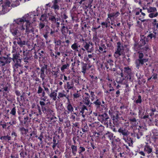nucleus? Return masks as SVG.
I'll return each instance as SVG.
<instances>
[{
  "mask_svg": "<svg viewBox=\"0 0 158 158\" xmlns=\"http://www.w3.org/2000/svg\"><path fill=\"white\" fill-rule=\"evenodd\" d=\"M60 31L64 36V38L66 39L67 33H68L69 28L67 26H62L60 28Z\"/></svg>",
  "mask_w": 158,
  "mask_h": 158,
  "instance_id": "cd10ccee",
  "label": "nucleus"
},
{
  "mask_svg": "<svg viewBox=\"0 0 158 158\" xmlns=\"http://www.w3.org/2000/svg\"><path fill=\"white\" fill-rule=\"evenodd\" d=\"M113 120V123L114 125H117L119 123V115L118 113H114V114L112 117Z\"/></svg>",
  "mask_w": 158,
  "mask_h": 158,
  "instance_id": "473e14b6",
  "label": "nucleus"
},
{
  "mask_svg": "<svg viewBox=\"0 0 158 158\" xmlns=\"http://www.w3.org/2000/svg\"><path fill=\"white\" fill-rule=\"evenodd\" d=\"M149 50L150 48L149 46L148 45H146L145 47L142 48L140 52L146 54L147 53Z\"/></svg>",
  "mask_w": 158,
  "mask_h": 158,
  "instance_id": "603ef678",
  "label": "nucleus"
},
{
  "mask_svg": "<svg viewBox=\"0 0 158 158\" xmlns=\"http://www.w3.org/2000/svg\"><path fill=\"white\" fill-rule=\"evenodd\" d=\"M0 139L2 143H10L11 139V137L7 134L4 133L3 135H0Z\"/></svg>",
  "mask_w": 158,
  "mask_h": 158,
  "instance_id": "dca6fc26",
  "label": "nucleus"
},
{
  "mask_svg": "<svg viewBox=\"0 0 158 158\" xmlns=\"http://www.w3.org/2000/svg\"><path fill=\"white\" fill-rule=\"evenodd\" d=\"M120 15V13L118 12H114L113 13L109 14L108 15V18L110 19L111 21L112 20V18L114 17H117Z\"/></svg>",
  "mask_w": 158,
  "mask_h": 158,
  "instance_id": "a19ab883",
  "label": "nucleus"
},
{
  "mask_svg": "<svg viewBox=\"0 0 158 158\" xmlns=\"http://www.w3.org/2000/svg\"><path fill=\"white\" fill-rule=\"evenodd\" d=\"M98 51L99 53L101 54H104L106 52V47L105 44L102 42L98 45Z\"/></svg>",
  "mask_w": 158,
  "mask_h": 158,
  "instance_id": "5701e85b",
  "label": "nucleus"
},
{
  "mask_svg": "<svg viewBox=\"0 0 158 158\" xmlns=\"http://www.w3.org/2000/svg\"><path fill=\"white\" fill-rule=\"evenodd\" d=\"M81 72L85 75L89 71V69L91 68V66L88 64H87L81 62Z\"/></svg>",
  "mask_w": 158,
  "mask_h": 158,
  "instance_id": "a211bd4d",
  "label": "nucleus"
},
{
  "mask_svg": "<svg viewBox=\"0 0 158 158\" xmlns=\"http://www.w3.org/2000/svg\"><path fill=\"white\" fill-rule=\"evenodd\" d=\"M158 13L157 12L150 13L148 15V16L150 18L156 17L157 16Z\"/></svg>",
  "mask_w": 158,
  "mask_h": 158,
  "instance_id": "e2e57ef3",
  "label": "nucleus"
},
{
  "mask_svg": "<svg viewBox=\"0 0 158 158\" xmlns=\"http://www.w3.org/2000/svg\"><path fill=\"white\" fill-rule=\"evenodd\" d=\"M45 113L50 115V119L51 120H52L56 118V117L55 116V113L54 112L53 110L49 108H47V111Z\"/></svg>",
  "mask_w": 158,
  "mask_h": 158,
  "instance_id": "7c9ffc66",
  "label": "nucleus"
},
{
  "mask_svg": "<svg viewBox=\"0 0 158 158\" xmlns=\"http://www.w3.org/2000/svg\"><path fill=\"white\" fill-rule=\"evenodd\" d=\"M80 47V45H79V44L77 42H74L73 44L71 46V48L72 49L74 50L76 52H79V51L78 49L79 47Z\"/></svg>",
  "mask_w": 158,
  "mask_h": 158,
  "instance_id": "49530a36",
  "label": "nucleus"
},
{
  "mask_svg": "<svg viewBox=\"0 0 158 158\" xmlns=\"http://www.w3.org/2000/svg\"><path fill=\"white\" fill-rule=\"evenodd\" d=\"M89 128L88 124L87 123H84L82 126V131L84 132H86L89 131Z\"/></svg>",
  "mask_w": 158,
  "mask_h": 158,
  "instance_id": "4d7b16f0",
  "label": "nucleus"
},
{
  "mask_svg": "<svg viewBox=\"0 0 158 158\" xmlns=\"http://www.w3.org/2000/svg\"><path fill=\"white\" fill-rule=\"evenodd\" d=\"M23 59L24 61L27 64L28 63V60L29 59L30 57L29 53L27 52H23Z\"/></svg>",
  "mask_w": 158,
  "mask_h": 158,
  "instance_id": "37998d69",
  "label": "nucleus"
},
{
  "mask_svg": "<svg viewBox=\"0 0 158 158\" xmlns=\"http://www.w3.org/2000/svg\"><path fill=\"white\" fill-rule=\"evenodd\" d=\"M144 151L145 153L148 154H152L153 153L152 147L149 145L147 143H146V145L144 146Z\"/></svg>",
  "mask_w": 158,
  "mask_h": 158,
  "instance_id": "bb28decb",
  "label": "nucleus"
},
{
  "mask_svg": "<svg viewBox=\"0 0 158 158\" xmlns=\"http://www.w3.org/2000/svg\"><path fill=\"white\" fill-rule=\"evenodd\" d=\"M140 13H141L142 16H140L139 17V19L142 22H144L146 21V19H144V16L146 15L145 13L142 11V9L139 8Z\"/></svg>",
  "mask_w": 158,
  "mask_h": 158,
  "instance_id": "864d4df0",
  "label": "nucleus"
},
{
  "mask_svg": "<svg viewBox=\"0 0 158 158\" xmlns=\"http://www.w3.org/2000/svg\"><path fill=\"white\" fill-rule=\"evenodd\" d=\"M89 92L90 93V96L91 98V100L92 101H93L95 99V95L94 94V92L92 91H90V90L89 91Z\"/></svg>",
  "mask_w": 158,
  "mask_h": 158,
  "instance_id": "69168bd1",
  "label": "nucleus"
},
{
  "mask_svg": "<svg viewBox=\"0 0 158 158\" xmlns=\"http://www.w3.org/2000/svg\"><path fill=\"white\" fill-rule=\"evenodd\" d=\"M6 58H8L10 63L12 60V66L14 72H17L19 74L23 73L22 70H21L22 59L20 57V54L19 53L16 52L13 53L12 58L9 57L8 56Z\"/></svg>",
  "mask_w": 158,
  "mask_h": 158,
  "instance_id": "7ed1b4c3",
  "label": "nucleus"
},
{
  "mask_svg": "<svg viewBox=\"0 0 158 158\" xmlns=\"http://www.w3.org/2000/svg\"><path fill=\"white\" fill-rule=\"evenodd\" d=\"M19 155L22 158H24L27 155V153L26 152H25L23 148L21 150V152H20Z\"/></svg>",
  "mask_w": 158,
  "mask_h": 158,
  "instance_id": "052dcab7",
  "label": "nucleus"
},
{
  "mask_svg": "<svg viewBox=\"0 0 158 158\" xmlns=\"http://www.w3.org/2000/svg\"><path fill=\"white\" fill-rule=\"evenodd\" d=\"M117 48L114 54V56L116 59L119 58L120 56L124 54V47L123 44L120 42L117 43Z\"/></svg>",
  "mask_w": 158,
  "mask_h": 158,
  "instance_id": "6e6552de",
  "label": "nucleus"
},
{
  "mask_svg": "<svg viewBox=\"0 0 158 158\" xmlns=\"http://www.w3.org/2000/svg\"><path fill=\"white\" fill-rule=\"evenodd\" d=\"M142 46L137 41H135L132 49L134 51L137 53L138 58L135 60V67L138 69L142 66L145 63L148 61V59L144 58L143 54L141 52V50Z\"/></svg>",
  "mask_w": 158,
  "mask_h": 158,
  "instance_id": "f03ea898",
  "label": "nucleus"
},
{
  "mask_svg": "<svg viewBox=\"0 0 158 158\" xmlns=\"http://www.w3.org/2000/svg\"><path fill=\"white\" fill-rule=\"evenodd\" d=\"M140 129H141V127L140 126H139V127L136 128V129H133V132L131 133V135L128 136V135H127L126 137H124L126 139H123L126 142L128 143L129 146H131L133 145V138L132 137H136L137 138L139 139L142 136L143 134L142 131Z\"/></svg>",
  "mask_w": 158,
  "mask_h": 158,
  "instance_id": "20e7f679",
  "label": "nucleus"
},
{
  "mask_svg": "<svg viewBox=\"0 0 158 158\" xmlns=\"http://www.w3.org/2000/svg\"><path fill=\"white\" fill-rule=\"evenodd\" d=\"M59 140L57 139V137H53V144L52 146V148L54 149L55 147L57 146L59 143Z\"/></svg>",
  "mask_w": 158,
  "mask_h": 158,
  "instance_id": "8fccbe9b",
  "label": "nucleus"
},
{
  "mask_svg": "<svg viewBox=\"0 0 158 158\" xmlns=\"http://www.w3.org/2000/svg\"><path fill=\"white\" fill-rule=\"evenodd\" d=\"M152 133L153 135V136L155 141L156 139H158V130H154L152 131Z\"/></svg>",
  "mask_w": 158,
  "mask_h": 158,
  "instance_id": "680f3d73",
  "label": "nucleus"
},
{
  "mask_svg": "<svg viewBox=\"0 0 158 158\" xmlns=\"http://www.w3.org/2000/svg\"><path fill=\"white\" fill-rule=\"evenodd\" d=\"M24 110L25 109L22 106H18L17 113L19 115H20L21 114H22L23 115H24L25 113H23L24 112Z\"/></svg>",
  "mask_w": 158,
  "mask_h": 158,
  "instance_id": "5fc2aeb1",
  "label": "nucleus"
},
{
  "mask_svg": "<svg viewBox=\"0 0 158 158\" xmlns=\"http://www.w3.org/2000/svg\"><path fill=\"white\" fill-rule=\"evenodd\" d=\"M48 19L52 23H55L56 21H58V20L57 18V19L56 18V15L52 12H48Z\"/></svg>",
  "mask_w": 158,
  "mask_h": 158,
  "instance_id": "4be33fe9",
  "label": "nucleus"
},
{
  "mask_svg": "<svg viewBox=\"0 0 158 158\" xmlns=\"http://www.w3.org/2000/svg\"><path fill=\"white\" fill-rule=\"evenodd\" d=\"M149 41L146 38V36L144 35L140 36V39L139 42V44L140 46L142 47L144 46L146 43H147Z\"/></svg>",
  "mask_w": 158,
  "mask_h": 158,
  "instance_id": "c85d7f7f",
  "label": "nucleus"
},
{
  "mask_svg": "<svg viewBox=\"0 0 158 158\" xmlns=\"http://www.w3.org/2000/svg\"><path fill=\"white\" fill-rule=\"evenodd\" d=\"M19 131L20 133L23 135H24L27 134L28 132V129L25 128L24 127H21L19 128Z\"/></svg>",
  "mask_w": 158,
  "mask_h": 158,
  "instance_id": "3c124183",
  "label": "nucleus"
},
{
  "mask_svg": "<svg viewBox=\"0 0 158 158\" xmlns=\"http://www.w3.org/2000/svg\"><path fill=\"white\" fill-rule=\"evenodd\" d=\"M57 90L56 89L53 91H52L51 93H50L48 95L49 97L50 98L52 99V100L55 101L57 99Z\"/></svg>",
  "mask_w": 158,
  "mask_h": 158,
  "instance_id": "f704fd0d",
  "label": "nucleus"
},
{
  "mask_svg": "<svg viewBox=\"0 0 158 158\" xmlns=\"http://www.w3.org/2000/svg\"><path fill=\"white\" fill-rule=\"evenodd\" d=\"M143 10H147L148 12L149 13L157 12L156 8L155 7H149V8L143 7Z\"/></svg>",
  "mask_w": 158,
  "mask_h": 158,
  "instance_id": "de8ad7c7",
  "label": "nucleus"
},
{
  "mask_svg": "<svg viewBox=\"0 0 158 158\" xmlns=\"http://www.w3.org/2000/svg\"><path fill=\"white\" fill-rule=\"evenodd\" d=\"M0 92L3 93V96L8 101H10V99L9 98L10 94L9 92L10 89L7 86L5 85L4 84L2 83L0 84Z\"/></svg>",
  "mask_w": 158,
  "mask_h": 158,
  "instance_id": "9d476101",
  "label": "nucleus"
},
{
  "mask_svg": "<svg viewBox=\"0 0 158 158\" xmlns=\"http://www.w3.org/2000/svg\"><path fill=\"white\" fill-rule=\"evenodd\" d=\"M48 11L45 10L44 14H42L40 16V20L43 22H47L48 18Z\"/></svg>",
  "mask_w": 158,
  "mask_h": 158,
  "instance_id": "2f4dec72",
  "label": "nucleus"
},
{
  "mask_svg": "<svg viewBox=\"0 0 158 158\" xmlns=\"http://www.w3.org/2000/svg\"><path fill=\"white\" fill-rule=\"evenodd\" d=\"M40 11L36 9V12L34 11L29 13L25 15L22 18L17 19L16 21L17 22L20 23L21 24L23 25L24 22H26V33L28 34L34 32V29L31 26V23L36 21L37 18H40Z\"/></svg>",
  "mask_w": 158,
  "mask_h": 158,
  "instance_id": "f257e3e1",
  "label": "nucleus"
},
{
  "mask_svg": "<svg viewBox=\"0 0 158 158\" xmlns=\"http://www.w3.org/2000/svg\"><path fill=\"white\" fill-rule=\"evenodd\" d=\"M89 47H90V45L87 43H86L85 44L84 46V48L88 52H92V51L91 50H89Z\"/></svg>",
  "mask_w": 158,
  "mask_h": 158,
  "instance_id": "338daca9",
  "label": "nucleus"
},
{
  "mask_svg": "<svg viewBox=\"0 0 158 158\" xmlns=\"http://www.w3.org/2000/svg\"><path fill=\"white\" fill-rule=\"evenodd\" d=\"M15 39L17 40V43L21 47H22L23 45H25L26 44L25 41L22 40L19 37H16L15 38Z\"/></svg>",
  "mask_w": 158,
  "mask_h": 158,
  "instance_id": "a18cd8bd",
  "label": "nucleus"
},
{
  "mask_svg": "<svg viewBox=\"0 0 158 158\" xmlns=\"http://www.w3.org/2000/svg\"><path fill=\"white\" fill-rule=\"evenodd\" d=\"M98 123H99V122H98V123H96L94 122L92 123L90 122L89 123H88V124L90 130L91 131H94L95 130H96Z\"/></svg>",
  "mask_w": 158,
  "mask_h": 158,
  "instance_id": "72a5a7b5",
  "label": "nucleus"
},
{
  "mask_svg": "<svg viewBox=\"0 0 158 158\" xmlns=\"http://www.w3.org/2000/svg\"><path fill=\"white\" fill-rule=\"evenodd\" d=\"M121 72L120 75L123 79H126L127 81H131L132 73L131 68L129 66L125 67L123 69H122V70H121Z\"/></svg>",
  "mask_w": 158,
  "mask_h": 158,
  "instance_id": "0eeeda50",
  "label": "nucleus"
},
{
  "mask_svg": "<svg viewBox=\"0 0 158 158\" xmlns=\"http://www.w3.org/2000/svg\"><path fill=\"white\" fill-rule=\"evenodd\" d=\"M70 66L69 64L68 63H66V64L63 65L60 68V70L62 72L64 71V70L65 69H67V68H68Z\"/></svg>",
  "mask_w": 158,
  "mask_h": 158,
  "instance_id": "0e129e2a",
  "label": "nucleus"
},
{
  "mask_svg": "<svg viewBox=\"0 0 158 158\" xmlns=\"http://www.w3.org/2000/svg\"><path fill=\"white\" fill-rule=\"evenodd\" d=\"M60 17L62 20H64L68 18L67 13L66 10H64L63 12L61 13Z\"/></svg>",
  "mask_w": 158,
  "mask_h": 158,
  "instance_id": "13d9d810",
  "label": "nucleus"
},
{
  "mask_svg": "<svg viewBox=\"0 0 158 158\" xmlns=\"http://www.w3.org/2000/svg\"><path fill=\"white\" fill-rule=\"evenodd\" d=\"M113 135L112 133L108 131L104 134L103 137L106 139H107L112 140L113 139Z\"/></svg>",
  "mask_w": 158,
  "mask_h": 158,
  "instance_id": "4c0bfd02",
  "label": "nucleus"
},
{
  "mask_svg": "<svg viewBox=\"0 0 158 158\" xmlns=\"http://www.w3.org/2000/svg\"><path fill=\"white\" fill-rule=\"evenodd\" d=\"M85 151V148L83 146L80 145L78 148L77 153L81 156V158H84V155L82 153Z\"/></svg>",
  "mask_w": 158,
  "mask_h": 158,
  "instance_id": "e433bc0d",
  "label": "nucleus"
},
{
  "mask_svg": "<svg viewBox=\"0 0 158 158\" xmlns=\"http://www.w3.org/2000/svg\"><path fill=\"white\" fill-rule=\"evenodd\" d=\"M129 121L131 125V127L132 128L134 127V128L138 126L137 124V121L136 117H129Z\"/></svg>",
  "mask_w": 158,
  "mask_h": 158,
  "instance_id": "b1692460",
  "label": "nucleus"
},
{
  "mask_svg": "<svg viewBox=\"0 0 158 158\" xmlns=\"http://www.w3.org/2000/svg\"><path fill=\"white\" fill-rule=\"evenodd\" d=\"M29 119L30 121H31V119H33L35 116H38L39 114L38 112L34 110H31L29 112L27 111V113L26 114Z\"/></svg>",
  "mask_w": 158,
  "mask_h": 158,
  "instance_id": "aec40b11",
  "label": "nucleus"
},
{
  "mask_svg": "<svg viewBox=\"0 0 158 158\" xmlns=\"http://www.w3.org/2000/svg\"><path fill=\"white\" fill-rule=\"evenodd\" d=\"M81 90L80 89L79 90H77L76 92H74L73 94V98L74 99H77L79 98H80L81 95L80 93Z\"/></svg>",
  "mask_w": 158,
  "mask_h": 158,
  "instance_id": "c03bdc74",
  "label": "nucleus"
},
{
  "mask_svg": "<svg viewBox=\"0 0 158 158\" xmlns=\"http://www.w3.org/2000/svg\"><path fill=\"white\" fill-rule=\"evenodd\" d=\"M102 27L103 28H107L110 26V25H108L107 22H102L101 23Z\"/></svg>",
  "mask_w": 158,
  "mask_h": 158,
  "instance_id": "774afa93",
  "label": "nucleus"
},
{
  "mask_svg": "<svg viewBox=\"0 0 158 158\" xmlns=\"http://www.w3.org/2000/svg\"><path fill=\"white\" fill-rule=\"evenodd\" d=\"M10 63V61L6 57L2 55L0 57V67L2 68L6 65L9 64Z\"/></svg>",
  "mask_w": 158,
  "mask_h": 158,
  "instance_id": "6ab92c4d",
  "label": "nucleus"
},
{
  "mask_svg": "<svg viewBox=\"0 0 158 158\" xmlns=\"http://www.w3.org/2000/svg\"><path fill=\"white\" fill-rule=\"evenodd\" d=\"M23 115L24 116L23 118L21 116H19L18 117V119L19 121L21 124L22 125H25L27 123L30 122V121L29 120L28 116H27V114L26 115H25V114Z\"/></svg>",
  "mask_w": 158,
  "mask_h": 158,
  "instance_id": "412c9836",
  "label": "nucleus"
},
{
  "mask_svg": "<svg viewBox=\"0 0 158 158\" xmlns=\"http://www.w3.org/2000/svg\"><path fill=\"white\" fill-rule=\"evenodd\" d=\"M118 132L120 135H123V139H125L124 137L129 135V132L128 130L124 127H120L118 130Z\"/></svg>",
  "mask_w": 158,
  "mask_h": 158,
  "instance_id": "f3484780",
  "label": "nucleus"
},
{
  "mask_svg": "<svg viewBox=\"0 0 158 158\" xmlns=\"http://www.w3.org/2000/svg\"><path fill=\"white\" fill-rule=\"evenodd\" d=\"M93 136L94 138L95 139L96 141H99L101 139V133L100 132H94L93 133Z\"/></svg>",
  "mask_w": 158,
  "mask_h": 158,
  "instance_id": "09e8293b",
  "label": "nucleus"
},
{
  "mask_svg": "<svg viewBox=\"0 0 158 158\" xmlns=\"http://www.w3.org/2000/svg\"><path fill=\"white\" fill-rule=\"evenodd\" d=\"M88 110L86 106L83 104V103L81 102L80 103L79 112H78L79 115L78 116L81 117L83 118L82 120H85V118L86 115H87L86 113Z\"/></svg>",
  "mask_w": 158,
  "mask_h": 158,
  "instance_id": "9b49d317",
  "label": "nucleus"
},
{
  "mask_svg": "<svg viewBox=\"0 0 158 158\" xmlns=\"http://www.w3.org/2000/svg\"><path fill=\"white\" fill-rule=\"evenodd\" d=\"M52 3H53V5L51 7V8L54 9L56 11L59 10L60 7L58 4V0L53 1Z\"/></svg>",
  "mask_w": 158,
  "mask_h": 158,
  "instance_id": "58836bf2",
  "label": "nucleus"
},
{
  "mask_svg": "<svg viewBox=\"0 0 158 158\" xmlns=\"http://www.w3.org/2000/svg\"><path fill=\"white\" fill-rule=\"evenodd\" d=\"M64 37H61V40H62ZM71 41L68 39H66L65 41L60 40H56L55 42V45L54 49H58L59 46H60L59 50L61 53L63 52V48H68L69 47Z\"/></svg>",
  "mask_w": 158,
  "mask_h": 158,
  "instance_id": "423d86ee",
  "label": "nucleus"
},
{
  "mask_svg": "<svg viewBox=\"0 0 158 158\" xmlns=\"http://www.w3.org/2000/svg\"><path fill=\"white\" fill-rule=\"evenodd\" d=\"M90 97H84L83 98V105L87 106L89 107L92 104L90 102Z\"/></svg>",
  "mask_w": 158,
  "mask_h": 158,
  "instance_id": "c9c22d12",
  "label": "nucleus"
},
{
  "mask_svg": "<svg viewBox=\"0 0 158 158\" xmlns=\"http://www.w3.org/2000/svg\"><path fill=\"white\" fill-rule=\"evenodd\" d=\"M109 119L108 114L105 113L99 114L98 117V120L106 126L108 125V119Z\"/></svg>",
  "mask_w": 158,
  "mask_h": 158,
  "instance_id": "f8f14e48",
  "label": "nucleus"
},
{
  "mask_svg": "<svg viewBox=\"0 0 158 158\" xmlns=\"http://www.w3.org/2000/svg\"><path fill=\"white\" fill-rule=\"evenodd\" d=\"M65 107L67 110H64V113L65 114L67 115L73 112L74 108L70 101L67 102L66 103Z\"/></svg>",
  "mask_w": 158,
  "mask_h": 158,
  "instance_id": "2eb2a0df",
  "label": "nucleus"
},
{
  "mask_svg": "<svg viewBox=\"0 0 158 158\" xmlns=\"http://www.w3.org/2000/svg\"><path fill=\"white\" fill-rule=\"evenodd\" d=\"M77 1L79 4H82L83 5L85 6L86 7H89L92 3L93 0H76Z\"/></svg>",
  "mask_w": 158,
  "mask_h": 158,
  "instance_id": "a878e982",
  "label": "nucleus"
},
{
  "mask_svg": "<svg viewBox=\"0 0 158 158\" xmlns=\"http://www.w3.org/2000/svg\"><path fill=\"white\" fill-rule=\"evenodd\" d=\"M104 65L107 69L111 71H115L116 67L114 64V61L111 58H108L106 59V61L104 63Z\"/></svg>",
  "mask_w": 158,
  "mask_h": 158,
  "instance_id": "4468645a",
  "label": "nucleus"
},
{
  "mask_svg": "<svg viewBox=\"0 0 158 158\" xmlns=\"http://www.w3.org/2000/svg\"><path fill=\"white\" fill-rule=\"evenodd\" d=\"M96 108V110L97 111L102 112L106 108L105 106L103 105L105 104V102L103 100L102 102L100 99H97L93 102Z\"/></svg>",
  "mask_w": 158,
  "mask_h": 158,
  "instance_id": "1a4fd4ad",
  "label": "nucleus"
},
{
  "mask_svg": "<svg viewBox=\"0 0 158 158\" xmlns=\"http://www.w3.org/2000/svg\"><path fill=\"white\" fill-rule=\"evenodd\" d=\"M67 89H68L67 90V92H69V90L73 89L74 87V83L73 81L71 80L67 82L66 84Z\"/></svg>",
  "mask_w": 158,
  "mask_h": 158,
  "instance_id": "79ce46f5",
  "label": "nucleus"
},
{
  "mask_svg": "<svg viewBox=\"0 0 158 158\" xmlns=\"http://www.w3.org/2000/svg\"><path fill=\"white\" fill-rule=\"evenodd\" d=\"M69 145L71 146V149L73 156H76L78 151L77 147L75 145L71 144L70 143H69Z\"/></svg>",
  "mask_w": 158,
  "mask_h": 158,
  "instance_id": "c756f323",
  "label": "nucleus"
},
{
  "mask_svg": "<svg viewBox=\"0 0 158 158\" xmlns=\"http://www.w3.org/2000/svg\"><path fill=\"white\" fill-rule=\"evenodd\" d=\"M99 123H98L96 130L99 132H102L104 130V127Z\"/></svg>",
  "mask_w": 158,
  "mask_h": 158,
  "instance_id": "bf43d9fd",
  "label": "nucleus"
},
{
  "mask_svg": "<svg viewBox=\"0 0 158 158\" xmlns=\"http://www.w3.org/2000/svg\"><path fill=\"white\" fill-rule=\"evenodd\" d=\"M17 19L15 20V23L11 25L10 26V31L15 38L18 37L20 35L19 31H23L25 30V26L21 24L20 23L17 22Z\"/></svg>",
  "mask_w": 158,
  "mask_h": 158,
  "instance_id": "39448f33",
  "label": "nucleus"
},
{
  "mask_svg": "<svg viewBox=\"0 0 158 158\" xmlns=\"http://www.w3.org/2000/svg\"><path fill=\"white\" fill-rule=\"evenodd\" d=\"M47 66L46 65H44V66L42 67L40 69L39 67L36 68L35 70L38 75H40V77L41 78L43 81L44 80L45 78L46 77V74L45 73V72L47 69Z\"/></svg>",
  "mask_w": 158,
  "mask_h": 158,
  "instance_id": "ddd939ff",
  "label": "nucleus"
},
{
  "mask_svg": "<svg viewBox=\"0 0 158 158\" xmlns=\"http://www.w3.org/2000/svg\"><path fill=\"white\" fill-rule=\"evenodd\" d=\"M148 34L146 36V38L149 41L150 40H151L152 38L155 39L156 38L157 33L154 31H147Z\"/></svg>",
  "mask_w": 158,
  "mask_h": 158,
  "instance_id": "393cba45",
  "label": "nucleus"
},
{
  "mask_svg": "<svg viewBox=\"0 0 158 158\" xmlns=\"http://www.w3.org/2000/svg\"><path fill=\"white\" fill-rule=\"evenodd\" d=\"M55 32L52 29H50V27L48 26H46L45 27V31L44 32V34L48 35H52Z\"/></svg>",
  "mask_w": 158,
  "mask_h": 158,
  "instance_id": "ea45409f",
  "label": "nucleus"
},
{
  "mask_svg": "<svg viewBox=\"0 0 158 158\" xmlns=\"http://www.w3.org/2000/svg\"><path fill=\"white\" fill-rule=\"evenodd\" d=\"M140 118H141V119H145L146 121L148 119L150 121H151V119L150 118L148 114V112H146L145 113V114H143L141 115V116L140 117Z\"/></svg>",
  "mask_w": 158,
  "mask_h": 158,
  "instance_id": "6e6d98bb",
  "label": "nucleus"
}]
</instances>
